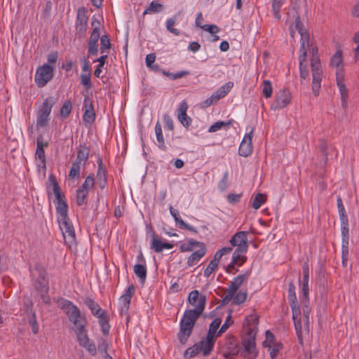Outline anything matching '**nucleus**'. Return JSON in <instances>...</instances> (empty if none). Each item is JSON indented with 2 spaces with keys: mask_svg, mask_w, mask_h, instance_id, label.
<instances>
[{
  "mask_svg": "<svg viewBox=\"0 0 359 359\" xmlns=\"http://www.w3.org/2000/svg\"><path fill=\"white\" fill-rule=\"evenodd\" d=\"M337 208H338L340 219L348 218L346 215V210L343 205L342 199L340 197H338L337 199Z\"/></svg>",
  "mask_w": 359,
  "mask_h": 359,
  "instance_id": "nucleus-59",
  "label": "nucleus"
},
{
  "mask_svg": "<svg viewBox=\"0 0 359 359\" xmlns=\"http://www.w3.org/2000/svg\"><path fill=\"white\" fill-rule=\"evenodd\" d=\"M215 340L216 339L213 338L206 336L205 338H203L197 343L198 348L204 356H208L211 353L215 344Z\"/></svg>",
  "mask_w": 359,
  "mask_h": 359,
  "instance_id": "nucleus-18",
  "label": "nucleus"
},
{
  "mask_svg": "<svg viewBox=\"0 0 359 359\" xmlns=\"http://www.w3.org/2000/svg\"><path fill=\"white\" fill-rule=\"evenodd\" d=\"M54 69V66L48 64H44L36 69L34 81L38 87H44L52 79Z\"/></svg>",
  "mask_w": 359,
  "mask_h": 359,
  "instance_id": "nucleus-8",
  "label": "nucleus"
},
{
  "mask_svg": "<svg viewBox=\"0 0 359 359\" xmlns=\"http://www.w3.org/2000/svg\"><path fill=\"white\" fill-rule=\"evenodd\" d=\"M231 124V121H217L212 124L208 129L209 133H215L221 130L223 127L229 126Z\"/></svg>",
  "mask_w": 359,
  "mask_h": 359,
  "instance_id": "nucleus-51",
  "label": "nucleus"
},
{
  "mask_svg": "<svg viewBox=\"0 0 359 359\" xmlns=\"http://www.w3.org/2000/svg\"><path fill=\"white\" fill-rule=\"evenodd\" d=\"M201 28L212 34L219 32V28L215 25H204Z\"/></svg>",
  "mask_w": 359,
  "mask_h": 359,
  "instance_id": "nucleus-64",
  "label": "nucleus"
},
{
  "mask_svg": "<svg viewBox=\"0 0 359 359\" xmlns=\"http://www.w3.org/2000/svg\"><path fill=\"white\" fill-rule=\"evenodd\" d=\"M55 99L54 98V97L49 96V97H46L43 100L38 112L50 116L51 111H52V108H53V105L55 104Z\"/></svg>",
  "mask_w": 359,
  "mask_h": 359,
  "instance_id": "nucleus-28",
  "label": "nucleus"
},
{
  "mask_svg": "<svg viewBox=\"0 0 359 359\" xmlns=\"http://www.w3.org/2000/svg\"><path fill=\"white\" fill-rule=\"evenodd\" d=\"M341 222V236H342V248H343V257L347 255L348 252V218L340 219Z\"/></svg>",
  "mask_w": 359,
  "mask_h": 359,
  "instance_id": "nucleus-19",
  "label": "nucleus"
},
{
  "mask_svg": "<svg viewBox=\"0 0 359 359\" xmlns=\"http://www.w3.org/2000/svg\"><path fill=\"white\" fill-rule=\"evenodd\" d=\"M91 355H95L97 353V348L95 343L91 341H88V343L85 344V346H83Z\"/></svg>",
  "mask_w": 359,
  "mask_h": 359,
  "instance_id": "nucleus-63",
  "label": "nucleus"
},
{
  "mask_svg": "<svg viewBox=\"0 0 359 359\" xmlns=\"http://www.w3.org/2000/svg\"><path fill=\"white\" fill-rule=\"evenodd\" d=\"M336 80L341 94V104L343 107H346L348 93L344 83V74L341 72H337Z\"/></svg>",
  "mask_w": 359,
  "mask_h": 359,
  "instance_id": "nucleus-22",
  "label": "nucleus"
},
{
  "mask_svg": "<svg viewBox=\"0 0 359 359\" xmlns=\"http://www.w3.org/2000/svg\"><path fill=\"white\" fill-rule=\"evenodd\" d=\"M169 210H170V215H172V217H173V219H174V220L175 222L176 225L180 229H187V230L190 231H191V232H193L194 233H198V231H197V229L194 226H193L186 223L181 218V217L180 215V213H179L177 210L173 208L172 205H170Z\"/></svg>",
  "mask_w": 359,
  "mask_h": 359,
  "instance_id": "nucleus-16",
  "label": "nucleus"
},
{
  "mask_svg": "<svg viewBox=\"0 0 359 359\" xmlns=\"http://www.w3.org/2000/svg\"><path fill=\"white\" fill-rule=\"evenodd\" d=\"M206 248H198L192 252L187 258V265L188 267L196 265L206 254Z\"/></svg>",
  "mask_w": 359,
  "mask_h": 359,
  "instance_id": "nucleus-23",
  "label": "nucleus"
},
{
  "mask_svg": "<svg viewBox=\"0 0 359 359\" xmlns=\"http://www.w3.org/2000/svg\"><path fill=\"white\" fill-rule=\"evenodd\" d=\"M98 164V168L96 174L97 181V180H106L107 178V170L104 167L102 158H98L97 161Z\"/></svg>",
  "mask_w": 359,
  "mask_h": 359,
  "instance_id": "nucleus-41",
  "label": "nucleus"
},
{
  "mask_svg": "<svg viewBox=\"0 0 359 359\" xmlns=\"http://www.w3.org/2000/svg\"><path fill=\"white\" fill-rule=\"evenodd\" d=\"M309 53V50H299V73L300 77L303 79H306L309 77V72L307 71V63H306V57L307 53Z\"/></svg>",
  "mask_w": 359,
  "mask_h": 359,
  "instance_id": "nucleus-21",
  "label": "nucleus"
},
{
  "mask_svg": "<svg viewBox=\"0 0 359 359\" xmlns=\"http://www.w3.org/2000/svg\"><path fill=\"white\" fill-rule=\"evenodd\" d=\"M249 232L241 231L236 232L230 239L229 243L233 247H236L238 251L248 252Z\"/></svg>",
  "mask_w": 359,
  "mask_h": 359,
  "instance_id": "nucleus-13",
  "label": "nucleus"
},
{
  "mask_svg": "<svg viewBox=\"0 0 359 359\" xmlns=\"http://www.w3.org/2000/svg\"><path fill=\"white\" fill-rule=\"evenodd\" d=\"M253 129L246 133L240 144L238 154L241 156L247 157L252 152V138Z\"/></svg>",
  "mask_w": 359,
  "mask_h": 359,
  "instance_id": "nucleus-15",
  "label": "nucleus"
},
{
  "mask_svg": "<svg viewBox=\"0 0 359 359\" xmlns=\"http://www.w3.org/2000/svg\"><path fill=\"white\" fill-rule=\"evenodd\" d=\"M233 87V83L231 81H229L218 88L214 93V96L219 101L221 98L224 97L229 92Z\"/></svg>",
  "mask_w": 359,
  "mask_h": 359,
  "instance_id": "nucleus-32",
  "label": "nucleus"
},
{
  "mask_svg": "<svg viewBox=\"0 0 359 359\" xmlns=\"http://www.w3.org/2000/svg\"><path fill=\"white\" fill-rule=\"evenodd\" d=\"M48 146V142L43 141V136L39 135L36 138V149L34 154V160L39 172H43L44 174L46 170V158L44 151V147Z\"/></svg>",
  "mask_w": 359,
  "mask_h": 359,
  "instance_id": "nucleus-7",
  "label": "nucleus"
},
{
  "mask_svg": "<svg viewBox=\"0 0 359 359\" xmlns=\"http://www.w3.org/2000/svg\"><path fill=\"white\" fill-rule=\"evenodd\" d=\"M163 10V4L158 3L156 1H153L150 3L149 7L144 11L143 15L160 13Z\"/></svg>",
  "mask_w": 359,
  "mask_h": 359,
  "instance_id": "nucleus-39",
  "label": "nucleus"
},
{
  "mask_svg": "<svg viewBox=\"0 0 359 359\" xmlns=\"http://www.w3.org/2000/svg\"><path fill=\"white\" fill-rule=\"evenodd\" d=\"M246 253L247 252L238 251V250L236 249L231 257V262H233V264H236L238 267L241 266L247 260V257L245 256Z\"/></svg>",
  "mask_w": 359,
  "mask_h": 359,
  "instance_id": "nucleus-35",
  "label": "nucleus"
},
{
  "mask_svg": "<svg viewBox=\"0 0 359 359\" xmlns=\"http://www.w3.org/2000/svg\"><path fill=\"white\" fill-rule=\"evenodd\" d=\"M83 165L79 162L74 161L68 174V178L70 180L75 181L80 177L81 169Z\"/></svg>",
  "mask_w": 359,
  "mask_h": 359,
  "instance_id": "nucleus-34",
  "label": "nucleus"
},
{
  "mask_svg": "<svg viewBox=\"0 0 359 359\" xmlns=\"http://www.w3.org/2000/svg\"><path fill=\"white\" fill-rule=\"evenodd\" d=\"M228 180H229V173L227 171H226L223 176H222V178L220 180V181L218 183V189L221 191H224L227 189L228 188Z\"/></svg>",
  "mask_w": 359,
  "mask_h": 359,
  "instance_id": "nucleus-57",
  "label": "nucleus"
},
{
  "mask_svg": "<svg viewBox=\"0 0 359 359\" xmlns=\"http://www.w3.org/2000/svg\"><path fill=\"white\" fill-rule=\"evenodd\" d=\"M90 149L88 147L85 145L80 146L77 152L76 158L74 161L79 162L81 164H82L83 168H84L86 163L88 159Z\"/></svg>",
  "mask_w": 359,
  "mask_h": 359,
  "instance_id": "nucleus-29",
  "label": "nucleus"
},
{
  "mask_svg": "<svg viewBox=\"0 0 359 359\" xmlns=\"http://www.w3.org/2000/svg\"><path fill=\"white\" fill-rule=\"evenodd\" d=\"M72 104L70 101H66L61 107L60 115L61 116L66 118L71 113Z\"/></svg>",
  "mask_w": 359,
  "mask_h": 359,
  "instance_id": "nucleus-56",
  "label": "nucleus"
},
{
  "mask_svg": "<svg viewBox=\"0 0 359 359\" xmlns=\"http://www.w3.org/2000/svg\"><path fill=\"white\" fill-rule=\"evenodd\" d=\"M218 265L219 264L215 263V261H210L206 269L204 270L203 276L205 278H209L210 275L217 269Z\"/></svg>",
  "mask_w": 359,
  "mask_h": 359,
  "instance_id": "nucleus-54",
  "label": "nucleus"
},
{
  "mask_svg": "<svg viewBox=\"0 0 359 359\" xmlns=\"http://www.w3.org/2000/svg\"><path fill=\"white\" fill-rule=\"evenodd\" d=\"M83 110V121L86 126H91L95 121L96 114L93 101L88 96L84 97Z\"/></svg>",
  "mask_w": 359,
  "mask_h": 359,
  "instance_id": "nucleus-14",
  "label": "nucleus"
},
{
  "mask_svg": "<svg viewBox=\"0 0 359 359\" xmlns=\"http://www.w3.org/2000/svg\"><path fill=\"white\" fill-rule=\"evenodd\" d=\"M275 97L276 99L273 104L271 105V109L278 110L285 108L291 102V92L287 88L281 89L276 93Z\"/></svg>",
  "mask_w": 359,
  "mask_h": 359,
  "instance_id": "nucleus-11",
  "label": "nucleus"
},
{
  "mask_svg": "<svg viewBox=\"0 0 359 359\" xmlns=\"http://www.w3.org/2000/svg\"><path fill=\"white\" fill-rule=\"evenodd\" d=\"M80 77L81 84L86 90H90L92 88V83L90 79L91 74H81Z\"/></svg>",
  "mask_w": 359,
  "mask_h": 359,
  "instance_id": "nucleus-49",
  "label": "nucleus"
},
{
  "mask_svg": "<svg viewBox=\"0 0 359 359\" xmlns=\"http://www.w3.org/2000/svg\"><path fill=\"white\" fill-rule=\"evenodd\" d=\"M88 192L86 190L78 189L76 191V203L78 205L81 206L86 203V199Z\"/></svg>",
  "mask_w": 359,
  "mask_h": 359,
  "instance_id": "nucleus-48",
  "label": "nucleus"
},
{
  "mask_svg": "<svg viewBox=\"0 0 359 359\" xmlns=\"http://www.w3.org/2000/svg\"><path fill=\"white\" fill-rule=\"evenodd\" d=\"M98 53V43L93 42L88 43V55H97Z\"/></svg>",
  "mask_w": 359,
  "mask_h": 359,
  "instance_id": "nucleus-62",
  "label": "nucleus"
},
{
  "mask_svg": "<svg viewBox=\"0 0 359 359\" xmlns=\"http://www.w3.org/2000/svg\"><path fill=\"white\" fill-rule=\"evenodd\" d=\"M201 353L200 349L198 348V346L197 343H196L193 346L188 348L184 353V356L186 358H191L197 354Z\"/></svg>",
  "mask_w": 359,
  "mask_h": 359,
  "instance_id": "nucleus-50",
  "label": "nucleus"
},
{
  "mask_svg": "<svg viewBox=\"0 0 359 359\" xmlns=\"http://www.w3.org/2000/svg\"><path fill=\"white\" fill-rule=\"evenodd\" d=\"M48 179L53 184V193L56 199V213L59 226L62 233L65 245L68 248H71L76 243V236L74 226L67 216L68 205L65 201V196L53 175H50Z\"/></svg>",
  "mask_w": 359,
  "mask_h": 359,
  "instance_id": "nucleus-2",
  "label": "nucleus"
},
{
  "mask_svg": "<svg viewBox=\"0 0 359 359\" xmlns=\"http://www.w3.org/2000/svg\"><path fill=\"white\" fill-rule=\"evenodd\" d=\"M257 323L258 318L256 315H249L245 319L244 326L246 334L243 337V349L241 351V354L248 359L255 358L257 354L255 344Z\"/></svg>",
  "mask_w": 359,
  "mask_h": 359,
  "instance_id": "nucleus-4",
  "label": "nucleus"
},
{
  "mask_svg": "<svg viewBox=\"0 0 359 359\" xmlns=\"http://www.w3.org/2000/svg\"><path fill=\"white\" fill-rule=\"evenodd\" d=\"M232 323L233 320H231V315L229 314L226 318L225 322L218 331V334H221L225 332Z\"/></svg>",
  "mask_w": 359,
  "mask_h": 359,
  "instance_id": "nucleus-61",
  "label": "nucleus"
},
{
  "mask_svg": "<svg viewBox=\"0 0 359 359\" xmlns=\"http://www.w3.org/2000/svg\"><path fill=\"white\" fill-rule=\"evenodd\" d=\"M29 324L32 327V331L34 334H37L39 332V324L36 320V316L35 312L31 313V316L29 318Z\"/></svg>",
  "mask_w": 359,
  "mask_h": 359,
  "instance_id": "nucleus-55",
  "label": "nucleus"
},
{
  "mask_svg": "<svg viewBox=\"0 0 359 359\" xmlns=\"http://www.w3.org/2000/svg\"><path fill=\"white\" fill-rule=\"evenodd\" d=\"M222 323V320L219 318H217L212 320L209 326V330L207 334V336L216 339L217 337L220 334H218V328L219 327Z\"/></svg>",
  "mask_w": 359,
  "mask_h": 359,
  "instance_id": "nucleus-33",
  "label": "nucleus"
},
{
  "mask_svg": "<svg viewBox=\"0 0 359 359\" xmlns=\"http://www.w3.org/2000/svg\"><path fill=\"white\" fill-rule=\"evenodd\" d=\"M133 271L135 274L142 280L144 281L147 278L146 264H137L134 266Z\"/></svg>",
  "mask_w": 359,
  "mask_h": 359,
  "instance_id": "nucleus-38",
  "label": "nucleus"
},
{
  "mask_svg": "<svg viewBox=\"0 0 359 359\" xmlns=\"http://www.w3.org/2000/svg\"><path fill=\"white\" fill-rule=\"evenodd\" d=\"M292 319L298 339L302 342L304 333H309V323H306V322L302 318L301 309H295L292 311Z\"/></svg>",
  "mask_w": 359,
  "mask_h": 359,
  "instance_id": "nucleus-10",
  "label": "nucleus"
},
{
  "mask_svg": "<svg viewBox=\"0 0 359 359\" xmlns=\"http://www.w3.org/2000/svg\"><path fill=\"white\" fill-rule=\"evenodd\" d=\"M83 303L90 310L92 315L95 317H97V316L101 315L102 313L106 312L100 308V305L95 302L94 299L89 297H86L83 299Z\"/></svg>",
  "mask_w": 359,
  "mask_h": 359,
  "instance_id": "nucleus-25",
  "label": "nucleus"
},
{
  "mask_svg": "<svg viewBox=\"0 0 359 359\" xmlns=\"http://www.w3.org/2000/svg\"><path fill=\"white\" fill-rule=\"evenodd\" d=\"M62 309L72 324L70 327L72 331L86 327L88 323L85 314L81 313L80 309L72 302L64 299L62 302Z\"/></svg>",
  "mask_w": 359,
  "mask_h": 359,
  "instance_id": "nucleus-5",
  "label": "nucleus"
},
{
  "mask_svg": "<svg viewBox=\"0 0 359 359\" xmlns=\"http://www.w3.org/2000/svg\"><path fill=\"white\" fill-rule=\"evenodd\" d=\"M76 335V339L79 344L81 346H85V344L88 343L90 340L88 334L86 327L81 330H74Z\"/></svg>",
  "mask_w": 359,
  "mask_h": 359,
  "instance_id": "nucleus-37",
  "label": "nucleus"
},
{
  "mask_svg": "<svg viewBox=\"0 0 359 359\" xmlns=\"http://www.w3.org/2000/svg\"><path fill=\"white\" fill-rule=\"evenodd\" d=\"M287 299L290 302V304L292 309V311H294L295 309H300L299 306L297 303L296 292H295V286L293 283L290 282L288 286L287 290Z\"/></svg>",
  "mask_w": 359,
  "mask_h": 359,
  "instance_id": "nucleus-27",
  "label": "nucleus"
},
{
  "mask_svg": "<svg viewBox=\"0 0 359 359\" xmlns=\"http://www.w3.org/2000/svg\"><path fill=\"white\" fill-rule=\"evenodd\" d=\"M188 302L194 306V309H188L184 312L180 322V331L177 334L178 339L182 344H184L191 334L196 321L205 309L206 297L200 294L196 290H192L188 297Z\"/></svg>",
  "mask_w": 359,
  "mask_h": 359,
  "instance_id": "nucleus-1",
  "label": "nucleus"
},
{
  "mask_svg": "<svg viewBox=\"0 0 359 359\" xmlns=\"http://www.w3.org/2000/svg\"><path fill=\"white\" fill-rule=\"evenodd\" d=\"M96 318L98 319V323L100 326L102 332L103 334L107 335L109 332L110 325L109 323V316L107 311L102 313L101 315L97 316Z\"/></svg>",
  "mask_w": 359,
  "mask_h": 359,
  "instance_id": "nucleus-31",
  "label": "nucleus"
},
{
  "mask_svg": "<svg viewBox=\"0 0 359 359\" xmlns=\"http://www.w3.org/2000/svg\"><path fill=\"white\" fill-rule=\"evenodd\" d=\"M262 93L266 98H269L272 95L271 83L269 80H264L262 83Z\"/></svg>",
  "mask_w": 359,
  "mask_h": 359,
  "instance_id": "nucleus-53",
  "label": "nucleus"
},
{
  "mask_svg": "<svg viewBox=\"0 0 359 359\" xmlns=\"http://www.w3.org/2000/svg\"><path fill=\"white\" fill-rule=\"evenodd\" d=\"M87 22L88 17L86 9L84 8H79L77 12L76 26L80 32H86Z\"/></svg>",
  "mask_w": 359,
  "mask_h": 359,
  "instance_id": "nucleus-24",
  "label": "nucleus"
},
{
  "mask_svg": "<svg viewBox=\"0 0 359 359\" xmlns=\"http://www.w3.org/2000/svg\"><path fill=\"white\" fill-rule=\"evenodd\" d=\"M266 339L263 341L262 344L264 347L271 348L272 346L276 344L277 342L275 341V337L273 333L270 330H266L265 332Z\"/></svg>",
  "mask_w": 359,
  "mask_h": 359,
  "instance_id": "nucleus-45",
  "label": "nucleus"
},
{
  "mask_svg": "<svg viewBox=\"0 0 359 359\" xmlns=\"http://www.w3.org/2000/svg\"><path fill=\"white\" fill-rule=\"evenodd\" d=\"M95 185V178L93 174L88 175L82 184V185L79 187V189L86 190L88 192L90 189H92Z\"/></svg>",
  "mask_w": 359,
  "mask_h": 359,
  "instance_id": "nucleus-44",
  "label": "nucleus"
},
{
  "mask_svg": "<svg viewBox=\"0 0 359 359\" xmlns=\"http://www.w3.org/2000/svg\"><path fill=\"white\" fill-rule=\"evenodd\" d=\"M266 201V196L262 194H257L255 197L253 198L252 207L257 210L259 209L263 203Z\"/></svg>",
  "mask_w": 359,
  "mask_h": 359,
  "instance_id": "nucleus-47",
  "label": "nucleus"
},
{
  "mask_svg": "<svg viewBox=\"0 0 359 359\" xmlns=\"http://www.w3.org/2000/svg\"><path fill=\"white\" fill-rule=\"evenodd\" d=\"M250 274V271H245L244 273L237 276L231 281L226 289V294L223 299L224 302H228L233 298L239 287L248 279Z\"/></svg>",
  "mask_w": 359,
  "mask_h": 359,
  "instance_id": "nucleus-9",
  "label": "nucleus"
},
{
  "mask_svg": "<svg viewBox=\"0 0 359 359\" xmlns=\"http://www.w3.org/2000/svg\"><path fill=\"white\" fill-rule=\"evenodd\" d=\"M107 57H108L107 55L105 54V55H103L100 56L98 59H97L96 60L94 61V62H99L97 68L94 71V75L97 78H100V74L102 73V68L105 65Z\"/></svg>",
  "mask_w": 359,
  "mask_h": 359,
  "instance_id": "nucleus-42",
  "label": "nucleus"
},
{
  "mask_svg": "<svg viewBox=\"0 0 359 359\" xmlns=\"http://www.w3.org/2000/svg\"><path fill=\"white\" fill-rule=\"evenodd\" d=\"M155 133L158 142V147L163 150H165L166 147L165 145L164 138L163 135L162 128L161 124L157 122L155 126Z\"/></svg>",
  "mask_w": 359,
  "mask_h": 359,
  "instance_id": "nucleus-40",
  "label": "nucleus"
},
{
  "mask_svg": "<svg viewBox=\"0 0 359 359\" xmlns=\"http://www.w3.org/2000/svg\"><path fill=\"white\" fill-rule=\"evenodd\" d=\"M100 51L102 53H105L106 50L110 49L111 45L107 35L104 34L100 37Z\"/></svg>",
  "mask_w": 359,
  "mask_h": 359,
  "instance_id": "nucleus-52",
  "label": "nucleus"
},
{
  "mask_svg": "<svg viewBox=\"0 0 359 359\" xmlns=\"http://www.w3.org/2000/svg\"><path fill=\"white\" fill-rule=\"evenodd\" d=\"M205 246V244L202 242L196 241L194 239H189L187 242L180 245V250L181 252H191Z\"/></svg>",
  "mask_w": 359,
  "mask_h": 359,
  "instance_id": "nucleus-26",
  "label": "nucleus"
},
{
  "mask_svg": "<svg viewBox=\"0 0 359 359\" xmlns=\"http://www.w3.org/2000/svg\"><path fill=\"white\" fill-rule=\"evenodd\" d=\"M218 102L217 98L214 96L212 94L210 97L205 100L203 102L201 103V108H208L210 107L212 104H216Z\"/></svg>",
  "mask_w": 359,
  "mask_h": 359,
  "instance_id": "nucleus-60",
  "label": "nucleus"
},
{
  "mask_svg": "<svg viewBox=\"0 0 359 359\" xmlns=\"http://www.w3.org/2000/svg\"><path fill=\"white\" fill-rule=\"evenodd\" d=\"M343 59H342V53L340 50H337L330 60V66L336 68V73L337 72H341L343 74Z\"/></svg>",
  "mask_w": 359,
  "mask_h": 359,
  "instance_id": "nucleus-30",
  "label": "nucleus"
},
{
  "mask_svg": "<svg viewBox=\"0 0 359 359\" xmlns=\"http://www.w3.org/2000/svg\"><path fill=\"white\" fill-rule=\"evenodd\" d=\"M173 245L168 243V242H162L159 240L155 233L151 235V249H152L154 252L157 253L161 252L164 249H172L173 248Z\"/></svg>",
  "mask_w": 359,
  "mask_h": 359,
  "instance_id": "nucleus-20",
  "label": "nucleus"
},
{
  "mask_svg": "<svg viewBox=\"0 0 359 359\" xmlns=\"http://www.w3.org/2000/svg\"><path fill=\"white\" fill-rule=\"evenodd\" d=\"M31 275L33 278H36L34 286L39 294L41 297L44 303L49 304L50 299L46 296L49 290L46 271L42 267L36 266L31 271Z\"/></svg>",
  "mask_w": 359,
  "mask_h": 359,
  "instance_id": "nucleus-6",
  "label": "nucleus"
},
{
  "mask_svg": "<svg viewBox=\"0 0 359 359\" xmlns=\"http://www.w3.org/2000/svg\"><path fill=\"white\" fill-rule=\"evenodd\" d=\"M49 116H48L46 114H43L37 112V114H36V127L38 128L46 127L48 123Z\"/></svg>",
  "mask_w": 359,
  "mask_h": 359,
  "instance_id": "nucleus-43",
  "label": "nucleus"
},
{
  "mask_svg": "<svg viewBox=\"0 0 359 359\" xmlns=\"http://www.w3.org/2000/svg\"><path fill=\"white\" fill-rule=\"evenodd\" d=\"M247 296V292L240 291L233 295V298L231 299L232 303L235 305H239L246 300Z\"/></svg>",
  "mask_w": 359,
  "mask_h": 359,
  "instance_id": "nucleus-46",
  "label": "nucleus"
},
{
  "mask_svg": "<svg viewBox=\"0 0 359 359\" xmlns=\"http://www.w3.org/2000/svg\"><path fill=\"white\" fill-rule=\"evenodd\" d=\"M295 28L301 36L300 48L299 50H309L311 55V69L313 76L312 90L315 96L319 94L322 80V66L318 56V50L317 46L310 42V36L308 31L304 27L303 24L300 22L299 18L295 19Z\"/></svg>",
  "mask_w": 359,
  "mask_h": 359,
  "instance_id": "nucleus-3",
  "label": "nucleus"
},
{
  "mask_svg": "<svg viewBox=\"0 0 359 359\" xmlns=\"http://www.w3.org/2000/svg\"><path fill=\"white\" fill-rule=\"evenodd\" d=\"M177 20V14H175L172 18L167 19L165 22V27L167 30L174 34L175 36H179L180 31L178 29L174 28V25L176 24Z\"/></svg>",
  "mask_w": 359,
  "mask_h": 359,
  "instance_id": "nucleus-36",
  "label": "nucleus"
},
{
  "mask_svg": "<svg viewBox=\"0 0 359 359\" xmlns=\"http://www.w3.org/2000/svg\"><path fill=\"white\" fill-rule=\"evenodd\" d=\"M188 109V104L185 101H182L180 104V107L177 109V118L182 125L188 128L191 123V119L187 114Z\"/></svg>",
  "mask_w": 359,
  "mask_h": 359,
  "instance_id": "nucleus-17",
  "label": "nucleus"
},
{
  "mask_svg": "<svg viewBox=\"0 0 359 359\" xmlns=\"http://www.w3.org/2000/svg\"><path fill=\"white\" fill-rule=\"evenodd\" d=\"M135 292V288L133 285H130L125 290L124 293L118 299V310L121 316L128 313L131 299Z\"/></svg>",
  "mask_w": 359,
  "mask_h": 359,
  "instance_id": "nucleus-12",
  "label": "nucleus"
},
{
  "mask_svg": "<svg viewBox=\"0 0 359 359\" xmlns=\"http://www.w3.org/2000/svg\"><path fill=\"white\" fill-rule=\"evenodd\" d=\"M283 348V344L281 343H276L271 348H269L270 352V356L271 359H276L279 351Z\"/></svg>",
  "mask_w": 359,
  "mask_h": 359,
  "instance_id": "nucleus-58",
  "label": "nucleus"
}]
</instances>
